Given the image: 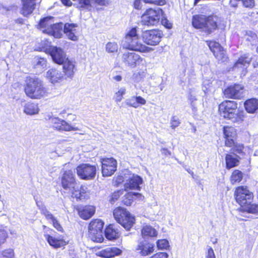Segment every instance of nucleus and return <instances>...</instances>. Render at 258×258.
<instances>
[{
    "mask_svg": "<svg viewBox=\"0 0 258 258\" xmlns=\"http://www.w3.org/2000/svg\"><path fill=\"white\" fill-rule=\"evenodd\" d=\"M14 250L12 248L6 249L0 252V258H14Z\"/></svg>",
    "mask_w": 258,
    "mask_h": 258,
    "instance_id": "nucleus-42",
    "label": "nucleus"
},
{
    "mask_svg": "<svg viewBox=\"0 0 258 258\" xmlns=\"http://www.w3.org/2000/svg\"><path fill=\"white\" fill-rule=\"evenodd\" d=\"M101 163L103 176H111L116 170L117 161L113 158L102 159Z\"/></svg>",
    "mask_w": 258,
    "mask_h": 258,
    "instance_id": "nucleus-12",
    "label": "nucleus"
},
{
    "mask_svg": "<svg viewBox=\"0 0 258 258\" xmlns=\"http://www.w3.org/2000/svg\"><path fill=\"white\" fill-rule=\"evenodd\" d=\"M212 82L211 80L204 79L203 83V90L205 93L211 91L212 88Z\"/></svg>",
    "mask_w": 258,
    "mask_h": 258,
    "instance_id": "nucleus-45",
    "label": "nucleus"
},
{
    "mask_svg": "<svg viewBox=\"0 0 258 258\" xmlns=\"http://www.w3.org/2000/svg\"><path fill=\"white\" fill-rule=\"evenodd\" d=\"M161 23L164 26L168 29H170L172 27V24L166 18L162 19Z\"/></svg>",
    "mask_w": 258,
    "mask_h": 258,
    "instance_id": "nucleus-62",
    "label": "nucleus"
},
{
    "mask_svg": "<svg viewBox=\"0 0 258 258\" xmlns=\"http://www.w3.org/2000/svg\"><path fill=\"white\" fill-rule=\"evenodd\" d=\"M142 236L143 238L156 237L158 235L157 230L149 225H144L141 230Z\"/></svg>",
    "mask_w": 258,
    "mask_h": 258,
    "instance_id": "nucleus-31",
    "label": "nucleus"
},
{
    "mask_svg": "<svg viewBox=\"0 0 258 258\" xmlns=\"http://www.w3.org/2000/svg\"><path fill=\"white\" fill-rule=\"evenodd\" d=\"M34 62L36 68L43 69L46 67V60L44 58L35 57Z\"/></svg>",
    "mask_w": 258,
    "mask_h": 258,
    "instance_id": "nucleus-44",
    "label": "nucleus"
},
{
    "mask_svg": "<svg viewBox=\"0 0 258 258\" xmlns=\"http://www.w3.org/2000/svg\"><path fill=\"white\" fill-rule=\"evenodd\" d=\"M243 86L239 84H234L225 90L224 95L227 98L239 99L243 96Z\"/></svg>",
    "mask_w": 258,
    "mask_h": 258,
    "instance_id": "nucleus-17",
    "label": "nucleus"
},
{
    "mask_svg": "<svg viewBox=\"0 0 258 258\" xmlns=\"http://www.w3.org/2000/svg\"><path fill=\"white\" fill-rule=\"evenodd\" d=\"M78 176L82 179L91 180L96 175V167L89 164H82L76 169Z\"/></svg>",
    "mask_w": 258,
    "mask_h": 258,
    "instance_id": "nucleus-8",
    "label": "nucleus"
},
{
    "mask_svg": "<svg viewBox=\"0 0 258 258\" xmlns=\"http://www.w3.org/2000/svg\"><path fill=\"white\" fill-rule=\"evenodd\" d=\"M82 200L88 199L89 198L90 192L86 186H81L80 188Z\"/></svg>",
    "mask_w": 258,
    "mask_h": 258,
    "instance_id": "nucleus-50",
    "label": "nucleus"
},
{
    "mask_svg": "<svg viewBox=\"0 0 258 258\" xmlns=\"http://www.w3.org/2000/svg\"><path fill=\"white\" fill-rule=\"evenodd\" d=\"M121 253V250L119 248L116 247L110 246L100 250L99 252L98 255L102 257L108 258L119 255Z\"/></svg>",
    "mask_w": 258,
    "mask_h": 258,
    "instance_id": "nucleus-26",
    "label": "nucleus"
},
{
    "mask_svg": "<svg viewBox=\"0 0 258 258\" xmlns=\"http://www.w3.org/2000/svg\"><path fill=\"white\" fill-rule=\"evenodd\" d=\"M53 24V18L49 17L42 19L39 22L38 27L43 33H47V31H44L45 29L48 30Z\"/></svg>",
    "mask_w": 258,
    "mask_h": 258,
    "instance_id": "nucleus-33",
    "label": "nucleus"
},
{
    "mask_svg": "<svg viewBox=\"0 0 258 258\" xmlns=\"http://www.w3.org/2000/svg\"><path fill=\"white\" fill-rule=\"evenodd\" d=\"M44 237L49 245L55 249L64 247L69 242L63 235L53 236L47 234L45 231L44 232Z\"/></svg>",
    "mask_w": 258,
    "mask_h": 258,
    "instance_id": "nucleus-11",
    "label": "nucleus"
},
{
    "mask_svg": "<svg viewBox=\"0 0 258 258\" xmlns=\"http://www.w3.org/2000/svg\"><path fill=\"white\" fill-rule=\"evenodd\" d=\"M242 178V173L238 170L234 171L231 176V182L232 184L240 182Z\"/></svg>",
    "mask_w": 258,
    "mask_h": 258,
    "instance_id": "nucleus-40",
    "label": "nucleus"
},
{
    "mask_svg": "<svg viewBox=\"0 0 258 258\" xmlns=\"http://www.w3.org/2000/svg\"><path fill=\"white\" fill-rule=\"evenodd\" d=\"M7 237V232L4 230H0V245L5 243Z\"/></svg>",
    "mask_w": 258,
    "mask_h": 258,
    "instance_id": "nucleus-54",
    "label": "nucleus"
},
{
    "mask_svg": "<svg viewBox=\"0 0 258 258\" xmlns=\"http://www.w3.org/2000/svg\"><path fill=\"white\" fill-rule=\"evenodd\" d=\"M128 215V212L123 208L118 207L113 211V216L115 220L121 225L125 229L129 230L135 223V218H131L129 223L126 220H123L122 217Z\"/></svg>",
    "mask_w": 258,
    "mask_h": 258,
    "instance_id": "nucleus-7",
    "label": "nucleus"
},
{
    "mask_svg": "<svg viewBox=\"0 0 258 258\" xmlns=\"http://www.w3.org/2000/svg\"><path fill=\"white\" fill-rule=\"evenodd\" d=\"M251 61V57L244 54L235 62L233 70L239 73L240 76H244L246 73V68Z\"/></svg>",
    "mask_w": 258,
    "mask_h": 258,
    "instance_id": "nucleus-18",
    "label": "nucleus"
},
{
    "mask_svg": "<svg viewBox=\"0 0 258 258\" xmlns=\"http://www.w3.org/2000/svg\"><path fill=\"white\" fill-rule=\"evenodd\" d=\"M62 28L63 24L62 23L54 24L53 26L49 29H45L47 31V34L53 36L55 38H60L62 35Z\"/></svg>",
    "mask_w": 258,
    "mask_h": 258,
    "instance_id": "nucleus-27",
    "label": "nucleus"
},
{
    "mask_svg": "<svg viewBox=\"0 0 258 258\" xmlns=\"http://www.w3.org/2000/svg\"><path fill=\"white\" fill-rule=\"evenodd\" d=\"M180 123V122L177 116H174L171 118L170 120V126L172 128L174 129L177 127Z\"/></svg>",
    "mask_w": 258,
    "mask_h": 258,
    "instance_id": "nucleus-51",
    "label": "nucleus"
},
{
    "mask_svg": "<svg viewBox=\"0 0 258 258\" xmlns=\"http://www.w3.org/2000/svg\"><path fill=\"white\" fill-rule=\"evenodd\" d=\"M224 135L225 138V145L231 147L234 144V139L236 137V132L232 127L226 126L223 130Z\"/></svg>",
    "mask_w": 258,
    "mask_h": 258,
    "instance_id": "nucleus-22",
    "label": "nucleus"
},
{
    "mask_svg": "<svg viewBox=\"0 0 258 258\" xmlns=\"http://www.w3.org/2000/svg\"><path fill=\"white\" fill-rule=\"evenodd\" d=\"M121 59L125 66L131 68H135L140 64L143 61V58L141 56L134 52L123 53Z\"/></svg>",
    "mask_w": 258,
    "mask_h": 258,
    "instance_id": "nucleus-9",
    "label": "nucleus"
},
{
    "mask_svg": "<svg viewBox=\"0 0 258 258\" xmlns=\"http://www.w3.org/2000/svg\"><path fill=\"white\" fill-rule=\"evenodd\" d=\"M125 103L130 107L137 108V103L136 102V96H133L128 99H126L125 101Z\"/></svg>",
    "mask_w": 258,
    "mask_h": 258,
    "instance_id": "nucleus-48",
    "label": "nucleus"
},
{
    "mask_svg": "<svg viewBox=\"0 0 258 258\" xmlns=\"http://www.w3.org/2000/svg\"><path fill=\"white\" fill-rule=\"evenodd\" d=\"M50 121L54 124V126L56 128H57V126H59V124H60V123L62 119H60L58 117H51L50 119Z\"/></svg>",
    "mask_w": 258,
    "mask_h": 258,
    "instance_id": "nucleus-59",
    "label": "nucleus"
},
{
    "mask_svg": "<svg viewBox=\"0 0 258 258\" xmlns=\"http://www.w3.org/2000/svg\"><path fill=\"white\" fill-rule=\"evenodd\" d=\"M75 171L71 170L66 171L61 178V184L63 188L66 190H74L77 186L75 178Z\"/></svg>",
    "mask_w": 258,
    "mask_h": 258,
    "instance_id": "nucleus-15",
    "label": "nucleus"
},
{
    "mask_svg": "<svg viewBox=\"0 0 258 258\" xmlns=\"http://www.w3.org/2000/svg\"><path fill=\"white\" fill-rule=\"evenodd\" d=\"M49 52L54 62L58 64H61L68 58L63 50L56 46H52L49 48Z\"/></svg>",
    "mask_w": 258,
    "mask_h": 258,
    "instance_id": "nucleus-20",
    "label": "nucleus"
},
{
    "mask_svg": "<svg viewBox=\"0 0 258 258\" xmlns=\"http://www.w3.org/2000/svg\"><path fill=\"white\" fill-rule=\"evenodd\" d=\"M226 167L227 168H231L234 167L238 165V160L236 157L227 154L225 158Z\"/></svg>",
    "mask_w": 258,
    "mask_h": 258,
    "instance_id": "nucleus-38",
    "label": "nucleus"
},
{
    "mask_svg": "<svg viewBox=\"0 0 258 258\" xmlns=\"http://www.w3.org/2000/svg\"><path fill=\"white\" fill-rule=\"evenodd\" d=\"M251 202H249L243 206L241 207L243 210L247 212L248 213L256 214L258 213V205L255 204H251Z\"/></svg>",
    "mask_w": 258,
    "mask_h": 258,
    "instance_id": "nucleus-39",
    "label": "nucleus"
},
{
    "mask_svg": "<svg viewBox=\"0 0 258 258\" xmlns=\"http://www.w3.org/2000/svg\"><path fill=\"white\" fill-rule=\"evenodd\" d=\"M36 0H22L23 7L21 13L24 16H27L33 11L36 5Z\"/></svg>",
    "mask_w": 258,
    "mask_h": 258,
    "instance_id": "nucleus-28",
    "label": "nucleus"
},
{
    "mask_svg": "<svg viewBox=\"0 0 258 258\" xmlns=\"http://www.w3.org/2000/svg\"><path fill=\"white\" fill-rule=\"evenodd\" d=\"M218 21L219 18L216 16L197 15L192 17V25L194 28L209 34L217 28Z\"/></svg>",
    "mask_w": 258,
    "mask_h": 258,
    "instance_id": "nucleus-2",
    "label": "nucleus"
},
{
    "mask_svg": "<svg viewBox=\"0 0 258 258\" xmlns=\"http://www.w3.org/2000/svg\"><path fill=\"white\" fill-rule=\"evenodd\" d=\"M57 129L58 130H62L64 131H80V129L78 127L72 126L68 122L65 120H62L59 126H57Z\"/></svg>",
    "mask_w": 258,
    "mask_h": 258,
    "instance_id": "nucleus-37",
    "label": "nucleus"
},
{
    "mask_svg": "<svg viewBox=\"0 0 258 258\" xmlns=\"http://www.w3.org/2000/svg\"><path fill=\"white\" fill-rule=\"evenodd\" d=\"M161 152L162 155L168 156L171 155V152L169 151L167 148H162L161 149Z\"/></svg>",
    "mask_w": 258,
    "mask_h": 258,
    "instance_id": "nucleus-64",
    "label": "nucleus"
},
{
    "mask_svg": "<svg viewBox=\"0 0 258 258\" xmlns=\"http://www.w3.org/2000/svg\"><path fill=\"white\" fill-rule=\"evenodd\" d=\"M105 235L106 237L109 240L115 239L119 235L118 230L115 229L112 225H110L106 228Z\"/></svg>",
    "mask_w": 258,
    "mask_h": 258,
    "instance_id": "nucleus-35",
    "label": "nucleus"
},
{
    "mask_svg": "<svg viewBox=\"0 0 258 258\" xmlns=\"http://www.w3.org/2000/svg\"><path fill=\"white\" fill-rule=\"evenodd\" d=\"M95 208L92 206H86L78 209V212L80 217L84 220H88L94 214Z\"/></svg>",
    "mask_w": 258,
    "mask_h": 258,
    "instance_id": "nucleus-25",
    "label": "nucleus"
},
{
    "mask_svg": "<svg viewBox=\"0 0 258 258\" xmlns=\"http://www.w3.org/2000/svg\"><path fill=\"white\" fill-rule=\"evenodd\" d=\"M157 246L159 249H164L169 247L168 241L166 239H160L157 242Z\"/></svg>",
    "mask_w": 258,
    "mask_h": 258,
    "instance_id": "nucleus-46",
    "label": "nucleus"
},
{
    "mask_svg": "<svg viewBox=\"0 0 258 258\" xmlns=\"http://www.w3.org/2000/svg\"><path fill=\"white\" fill-rule=\"evenodd\" d=\"M206 43L218 60L224 62L227 60L225 51L219 43L214 41H207Z\"/></svg>",
    "mask_w": 258,
    "mask_h": 258,
    "instance_id": "nucleus-16",
    "label": "nucleus"
},
{
    "mask_svg": "<svg viewBox=\"0 0 258 258\" xmlns=\"http://www.w3.org/2000/svg\"><path fill=\"white\" fill-rule=\"evenodd\" d=\"M150 258H168V254L166 252H158Z\"/></svg>",
    "mask_w": 258,
    "mask_h": 258,
    "instance_id": "nucleus-61",
    "label": "nucleus"
},
{
    "mask_svg": "<svg viewBox=\"0 0 258 258\" xmlns=\"http://www.w3.org/2000/svg\"><path fill=\"white\" fill-rule=\"evenodd\" d=\"M78 27L77 24L67 23L63 25V32L69 39L77 41L78 40L77 35Z\"/></svg>",
    "mask_w": 258,
    "mask_h": 258,
    "instance_id": "nucleus-21",
    "label": "nucleus"
},
{
    "mask_svg": "<svg viewBox=\"0 0 258 258\" xmlns=\"http://www.w3.org/2000/svg\"><path fill=\"white\" fill-rule=\"evenodd\" d=\"M103 225L104 223L102 220L96 219L90 222L88 228L91 229L92 231L96 230V231L102 232Z\"/></svg>",
    "mask_w": 258,
    "mask_h": 258,
    "instance_id": "nucleus-36",
    "label": "nucleus"
},
{
    "mask_svg": "<svg viewBox=\"0 0 258 258\" xmlns=\"http://www.w3.org/2000/svg\"><path fill=\"white\" fill-rule=\"evenodd\" d=\"M36 205L41 211V213L43 214L47 220H50L53 227L58 231L63 232V228L60 224L58 221L54 217L53 215L47 210L45 206L41 202L35 200Z\"/></svg>",
    "mask_w": 258,
    "mask_h": 258,
    "instance_id": "nucleus-13",
    "label": "nucleus"
},
{
    "mask_svg": "<svg viewBox=\"0 0 258 258\" xmlns=\"http://www.w3.org/2000/svg\"><path fill=\"white\" fill-rule=\"evenodd\" d=\"M238 2H241L244 8L252 9L255 5L254 0H237Z\"/></svg>",
    "mask_w": 258,
    "mask_h": 258,
    "instance_id": "nucleus-47",
    "label": "nucleus"
},
{
    "mask_svg": "<svg viewBox=\"0 0 258 258\" xmlns=\"http://www.w3.org/2000/svg\"><path fill=\"white\" fill-rule=\"evenodd\" d=\"M24 112L29 115L37 114L39 112V108L37 104L28 102L24 106Z\"/></svg>",
    "mask_w": 258,
    "mask_h": 258,
    "instance_id": "nucleus-32",
    "label": "nucleus"
},
{
    "mask_svg": "<svg viewBox=\"0 0 258 258\" xmlns=\"http://www.w3.org/2000/svg\"><path fill=\"white\" fill-rule=\"evenodd\" d=\"M145 3L153 4L157 5H163L165 2L164 0H144Z\"/></svg>",
    "mask_w": 258,
    "mask_h": 258,
    "instance_id": "nucleus-56",
    "label": "nucleus"
},
{
    "mask_svg": "<svg viewBox=\"0 0 258 258\" xmlns=\"http://www.w3.org/2000/svg\"><path fill=\"white\" fill-rule=\"evenodd\" d=\"M122 46L123 48L142 52H148L151 49L143 44L139 37L125 38L122 42Z\"/></svg>",
    "mask_w": 258,
    "mask_h": 258,
    "instance_id": "nucleus-4",
    "label": "nucleus"
},
{
    "mask_svg": "<svg viewBox=\"0 0 258 258\" xmlns=\"http://www.w3.org/2000/svg\"><path fill=\"white\" fill-rule=\"evenodd\" d=\"M136 102L137 103V108L139 105H145L146 103V100L140 96H136Z\"/></svg>",
    "mask_w": 258,
    "mask_h": 258,
    "instance_id": "nucleus-60",
    "label": "nucleus"
},
{
    "mask_svg": "<svg viewBox=\"0 0 258 258\" xmlns=\"http://www.w3.org/2000/svg\"><path fill=\"white\" fill-rule=\"evenodd\" d=\"M26 95L33 99H40L47 95V89L38 78H27L24 87Z\"/></svg>",
    "mask_w": 258,
    "mask_h": 258,
    "instance_id": "nucleus-1",
    "label": "nucleus"
},
{
    "mask_svg": "<svg viewBox=\"0 0 258 258\" xmlns=\"http://www.w3.org/2000/svg\"><path fill=\"white\" fill-rule=\"evenodd\" d=\"M137 249L142 255H148L153 252L154 245L148 241L143 240L139 242Z\"/></svg>",
    "mask_w": 258,
    "mask_h": 258,
    "instance_id": "nucleus-24",
    "label": "nucleus"
},
{
    "mask_svg": "<svg viewBox=\"0 0 258 258\" xmlns=\"http://www.w3.org/2000/svg\"><path fill=\"white\" fill-rule=\"evenodd\" d=\"M105 48L108 53H115L118 51V46L116 42H109L106 44Z\"/></svg>",
    "mask_w": 258,
    "mask_h": 258,
    "instance_id": "nucleus-41",
    "label": "nucleus"
},
{
    "mask_svg": "<svg viewBox=\"0 0 258 258\" xmlns=\"http://www.w3.org/2000/svg\"><path fill=\"white\" fill-rule=\"evenodd\" d=\"M63 71L65 76L67 78L73 77L76 68L75 62L71 59L67 58L63 62Z\"/></svg>",
    "mask_w": 258,
    "mask_h": 258,
    "instance_id": "nucleus-23",
    "label": "nucleus"
},
{
    "mask_svg": "<svg viewBox=\"0 0 258 258\" xmlns=\"http://www.w3.org/2000/svg\"><path fill=\"white\" fill-rule=\"evenodd\" d=\"M128 37H130L131 38L139 37V36L137 34V30L135 28H132L126 34L125 38H127Z\"/></svg>",
    "mask_w": 258,
    "mask_h": 258,
    "instance_id": "nucleus-57",
    "label": "nucleus"
},
{
    "mask_svg": "<svg viewBox=\"0 0 258 258\" xmlns=\"http://www.w3.org/2000/svg\"><path fill=\"white\" fill-rule=\"evenodd\" d=\"M88 237L93 241L101 242L103 240V232L88 228Z\"/></svg>",
    "mask_w": 258,
    "mask_h": 258,
    "instance_id": "nucleus-34",
    "label": "nucleus"
},
{
    "mask_svg": "<svg viewBox=\"0 0 258 258\" xmlns=\"http://www.w3.org/2000/svg\"><path fill=\"white\" fill-rule=\"evenodd\" d=\"M162 33L158 30L145 31L142 33L143 40L145 43L150 45H156L161 41Z\"/></svg>",
    "mask_w": 258,
    "mask_h": 258,
    "instance_id": "nucleus-10",
    "label": "nucleus"
},
{
    "mask_svg": "<svg viewBox=\"0 0 258 258\" xmlns=\"http://www.w3.org/2000/svg\"><path fill=\"white\" fill-rule=\"evenodd\" d=\"M136 197L140 200H142L144 197L140 193L135 192H128L122 197V202L126 206H130L134 201V197Z\"/></svg>",
    "mask_w": 258,
    "mask_h": 258,
    "instance_id": "nucleus-29",
    "label": "nucleus"
},
{
    "mask_svg": "<svg viewBox=\"0 0 258 258\" xmlns=\"http://www.w3.org/2000/svg\"><path fill=\"white\" fill-rule=\"evenodd\" d=\"M234 196L236 202L241 207L249 202H251L253 198L252 192L244 186L238 187L235 190Z\"/></svg>",
    "mask_w": 258,
    "mask_h": 258,
    "instance_id": "nucleus-6",
    "label": "nucleus"
},
{
    "mask_svg": "<svg viewBox=\"0 0 258 258\" xmlns=\"http://www.w3.org/2000/svg\"><path fill=\"white\" fill-rule=\"evenodd\" d=\"M206 258H216V256L213 249L211 247H209L208 249L206 255Z\"/></svg>",
    "mask_w": 258,
    "mask_h": 258,
    "instance_id": "nucleus-58",
    "label": "nucleus"
},
{
    "mask_svg": "<svg viewBox=\"0 0 258 258\" xmlns=\"http://www.w3.org/2000/svg\"><path fill=\"white\" fill-rule=\"evenodd\" d=\"M188 99L192 107V110L194 111H196L197 110V105L195 102L197 100V98L194 95H190Z\"/></svg>",
    "mask_w": 258,
    "mask_h": 258,
    "instance_id": "nucleus-53",
    "label": "nucleus"
},
{
    "mask_svg": "<svg viewBox=\"0 0 258 258\" xmlns=\"http://www.w3.org/2000/svg\"><path fill=\"white\" fill-rule=\"evenodd\" d=\"M220 115L230 120L233 122L242 120V115L237 109V104L234 101L226 100L222 102L219 106Z\"/></svg>",
    "mask_w": 258,
    "mask_h": 258,
    "instance_id": "nucleus-3",
    "label": "nucleus"
},
{
    "mask_svg": "<svg viewBox=\"0 0 258 258\" xmlns=\"http://www.w3.org/2000/svg\"><path fill=\"white\" fill-rule=\"evenodd\" d=\"M123 190H119L114 192L111 196V199L110 200V202L112 203L116 201L120 197L121 195L122 194Z\"/></svg>",
    "mask_w": 258,
    "mask_h": 258,
    "instance_id": "nucleus-52",
    "label": "nucleus"
},
{
    "mask_svg": "<svg viewBox=\"0 0 258 258\" xmlns=\"http://www.w3.org/2000/svg\"><path fill=\"white\" fill-rule=\"evenodd\" d=\"M143 183V179L136 174H130L125 180L124 184V190H140V185Z\"/></svg>",
    "mask_w": 258,
    "mask_h": 258,
    "instance_id": "nucleus-14",
    "label": "nucleus"
},
{
    "mask_svg": "<svg viewBox=\"0 0 258 258\" xmlns=\"http://www.w3.org/2000/svg\"><path fill=\"white\" fill-rule=\"evenodd\" d=\"M123 181V178L122 176H118L114 178V183L115 185L121 183Z\"/></svg>",
    "mask_w": 258,
    "mask_h": 258,
    "instance_id": "nucleus-63",
    "label": "nucleus"
},
{
    "mask_svg": "<svg viewBox=\"0 0 258 258\" xmlns=\"http://www.w3.org/2000/svg\"><path fill=\"white\" fill-rule=\"evenodd\" d=\"M126 93V89L121 87L115 93L114 99L116 102H120L123 99V96Z\"/></svg>",
    "mask_w": 258,
    "mask_h": 258,
    "instance_id": "nucleus-43",
    "label": "nucleus"
},
{
    "mask_svg": "<svg viewBox=\"0 0 258 258\" xmlns=\"http://www.w3.org/2000/svg\"><path fill=\"white\" fill-rule=\"evenodd\" d=\"M70 191L72 192V197L73 198H75L77 199H79L80 200H82V198L81 197V190L79 189L78 186L77 185L76 186V188L74 190H69Z\"/></svg>",
    "mask_w": 258,
    "mask_h": 258,
    "instance_id": "nucleus-49",
    "label": "nucleus"
},
{
    "mask_svg": "<svg viewBox=\"0 0 258 258\" xmlns=\"http://www.w3.org/2000/svg\"><path fill=\"white\" fill-rule=\"evenodd\" d=\"M46 78L53 84L59 83L64 79L63 74L60 70L55 68H51L48 70L46 74Z\"/></svg>",
    "mask_w": 258,
    "mask_h": 258,
    "instance_id": "nucleus-19",
    "label": "nucleus"
},
{
    "mask_svg": "<svg viewBox=\"0 0 258 258\" xmlns=\"http://www.w3.org/2000/svg\"><path fill=\"white\" fill-rule=\"evenodd\" d=\"M233 147L232 151L237 153L240 154L242 152L243 150V146L242 145H236L234 144L231 147Z\"/></svg>",
    "mask_w": 258,
    "mask_h": 258,
    "instance_id": "nucleus-55",
    "label": "nucleus"
},
{
    "mask_svg": "<svg viewBox=\"0 0 258 258\" xmlns=\"http://www.w3.org/2000/svg\"><path fill=\"white\" fill-rule=\"evenodd\" d=\"M244 105L247 112L253 113L258 109V100L255 98L248 99Z\"/></svg>",
    "mask_w": 258,
    "mask_h": 258,
    "instance_id": "nucleus-30",
    "label": "nucleus"
},
{
    "mask_svg": "<svg viewBox=\"0 0 258 258\" xmlns=\"http://www.w3.org/2000/svg\"><path fill=\"white\" fill-rule=\"evenodd\" d=\"M162 14L161 9H149L142 16V23L144 25L154 26L159 23Z\"/></svg>",
    "mask_w": 258,
    "mask_h": 258,
    "instance_id": "nucleus-5",
    "label": "nucleus"
}]
</instances>
